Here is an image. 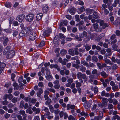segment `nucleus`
<instances>
[{
    "instance_id": "34",
    "label": "nucleus",
    "mask_w": 120,
    "mask_h": 120,
    "mask_svg": "<svg viewBox=\"0 0 120 120\" xmlns=\"http://www.w3.org/2000/svg\"><path fill=\"white\" fill-rule=\"evenodd\" d=\"M68 52L69 54L72 56L74 55V50L73 49H70L68 51Z\"/></svg>"
},
{
    "instance_id": "43",
    "label": "nucleus",
    "mask_w": 120,
    "mask_h": 120,
    "mask_svg": "<svg viewBox=\"0 0 120 120\" xmlns=\"http://www.w3.org/2000/svg\"><path fill=\"white\" fill-rule=\"evenodd\" d=\"M118 68V66L117 64L114 65L112 67V69L113 70H115Z\"/></svg>"
},
{
    "instance_id": "44",
    "label": "nucleus",
    "mask_w": 120,
    "mask_h": 120,
    "mask_svg": "<svg viewBox=\"0 0 120 120\" xmlns=\"http://www.w3.org/2000/svg\"><path fill=\"white\" fill-rule=\"evenodd\" d=\"M86 28L85 26H79V29L80 30L83 31L86 30Z\"/></svg>"
},
{
    "instance_id": "55",
    "label": "nucleus",
    "mask_w": 120,
    "mask_h": 120,
    "mask_svg": "<svg viewBox=\"0 0 120 120\" xmlns=\"http://www.w3.org/2000/svg\"><path fill=\"white\" fill-rule=\"evenodd\" d=\"M102 26V28L104 29L106 27H107L108 26V25L107 23H105L104 24H103L101 26Z\"/></svg>"
},
{
    "instance_id": "29",
    "label": "nucleus",
    "mask_w": 120,
    "mask_h": 120,
    "mask_svg": "<svg viewBox=\"0 0 120 120\" xmlns=\"http://www.w3.org/2000/svg\"><path fill=\"white\" fill-rule=\"evenodd\" d=\"M78 10H79L80 12H79L78 13L80 14L82 12H83L85 10V8L83 6H82L79 8L78 9Z\"/></svg>"
},
{
    "instance_id": "56",
    "label": "nucleus",
    "mask_w": 120,
    "mask_h": 120,
    "mask_svg": "<svg viewBox=\"0 0 120 120\" xmlns=\"http://www.w3.org/2000/svg\"><path fill=\"white\" fill-rule=\"evenodd\" d=\"M52 102V101L51 99H48L47 101H46L45 104L47 105H48L49 104L51 103Z\"/></svg>"
},
{
    "instance_id": "58",
    "label": "nucleus",
    "mask_w": 120,
    "mask_h": 120,
    "mask_svg": "<svg viewBox=\"0 0 120 120\" xmlns=\"http://www.w3.org/2000/svg\"><path fill=\"white\" fill-rule=\"evenodd\" d=\"M80 69L82 72L85 71L86 70L85 68L83 66H81Z\"/></svg>"
},
{
    "instance_id": "31",
    "label": "nucleus",
    "mask_w": 120,
    "mask_h": 120,
    "mask_svg": "<svg viewBox=\"0 0 120 120\" xmlns=\"http://www.w3.org/2000/svg\"><path fill=\"white\" fill-rule=\"evenodd\" d=\"M49 107L51 112L52 113L54 111V110L52 106L51 105H49Z\"/></svg>"
},
{
    "instance_id": "35",
    "label": "nucleus",
    "mask_w": 120,
    "mask_h": 120,
    "mask_svg": "<svg viewBox=\"0 0 120 120\" xmlns=\"http://www.w3.org/2000/svg\"><path fill=\"white\" fill-rule=\"evenodd\" d=\"M5 5L6 7L9 8L11 7V4L10 3L6 2L5 4Z\"/></svg>"
},
{
    "instance_id": "22",
    "label": "nucleus",
    "mask_w": 120,
    "mask_h": 120,
    "mask_svg": "<svg viewBox=\"0 0 120 120\" xmlns=\"http://www.w3.org/2000/svg\"><path fill=\"white\" fill-rule=\"evenodd\" d=\"M101 95L102 96H105L106 97H108L109 96V94L108 93H106L105 91H103L101 93Z\"/></svg>"
},
{
    "instance_id": "21",
    "label": "nucleus",
    "mask_w": 120,
    "mask_h": 120,
    "mask_svg": "<svg viewBox=\"0 0 120 120\" xmlns=\"http://www.w3.org/2000/svg\"><path fill=\"white\" fill-rule=\"evenodd\" d=\"M118 4H120V0H115L112 4V6L114 7H115Z\"/></svg>"
},
{
    "instance_id": "42",
    "label": "nucleus",
    "mask_w": 120,
    "mask_h": 120,
    "mask_svg": "<svg viewBox=\"0 0 120 120\" xmlns=\"http://www.w3.org/2000/svg\"><path fill=\"white\" fill-rule=\"evenodd\" d=\"M92 60L96 62H97L98 60V59L96 56H93L92 57Z\"/></svg>"
},
{
    "instance_id": "45",
    "label": "nucleus",
    "mask_w": 120,
    "mask_h": 120,
    "mask_svg": "<svg viewBox=\"0 0 120 120\" xmlns=\"http://www.w3.org/2000/svg\"><path fill=\"white\" fill-rule=\"evenodd\" d=\"M75 18L76 19V21H79L80 20L79 15H76L75 16Z\"/></svg>"
},
{
    "instance_id": "23",
    "label": "nucleus",
    "mask_w": 120,
    "mask_h": 120,
    "mask_svg": "<svg viewBox=\"0 0 120 120\" xmlns=\"http://www.w3.org/2000/svg\"><path fill=\"white\" fill-rule=\"evenodd\" d=\"M51 32V30H46L43 33L44 36H48L50 32Z\"/></svg>"
},
{
    "instance_id": "32",
    "label": "nucleus",
    "mask_w": 120,
    "mask_h": 120,
    "mask_svg": "<svg viewBox=\"0 0 120 120\" xmlns=\"http://www.w3.org/2000/svg\"><path fill=\"white\" fill-rule=\"evenodd\" d=\"M75 83L76 84V87L77 88H78L81 86V84L79 82H78V80H76L75 81Z\"/></svg>"
},
{
    "instance_id": "9",
    "label": "nucleus",
    "mask_w": 120,
    "mask_h": 120,
    "mask_svg": "<svg viewBox=\"0 0 120 120\" xmlns=\"http://www.w3.org/2000/svg\"><path fill=\"white\" fill-rule=\"evenodd\" d=\"M1 40H3V44L4 46L6 45L8 42L9 40L8 38L6 37H4L3 38H1Z\"/></svg>"
},
{
    "instance_id": "13",
    "label": "nucleus",
    "mask_w": 120,
    "mask_h": 120,
    "mask_svg": "<svg viewBox=\"0 0 120 120\" xmlns=\"http://www.w3.org/2000/svg\"><path fill=\"white\" fill-rule=\"evenodd\" d=\"M59 81L58 80H55L54 82L53 83L54 84V88L55 89H58L60 87V86L59 84Z\"/></svg>"
},
{
    "instance_id": "62",
    "label": "nucleus",
    "mask_w": 120,
    "mask_h": 120,
    "mask_svg": "<svg viewBox=\"0 0 120 120\" xmlns=\"http://www.w3.org/2000/svg\"><path fill=\"white\" fill-rule=\"evenodd\" d=\"M23 77L22 76L20 77L18 79V82L19 83H21L22 82Z\"/></svg>"
},
{
    "instance_id": "15",
    "label": "nucleus",
    "mask_w": 120,
    "mask_h": 120,
    "mask_svg": "<svg viewBox=\"0 0 120 120\" xmlns=\"http://www.w3.org/2000/svg\"><path fill=\"white\" fill-rule=\"evenodd\" d=\"M31 30L30 28V27H27L23 31L25 32V34L28 35L30 33H30H31Z\"/></svg>"
},
{
    "instance_id": "54",
    "label": "nucleus",
    "mask_w": 120,
    "mask_h": 120,
    "mask_svg": "<svg viewBox=\"0 0 120 120\" xmlns=\"http://www.w3.org/2000/svg\"><path fill=\"white\" fill-rule=\"evenodd\" d=\"M91 56L89 55L86 58V61H90L91 60Z\"/></svg>"
},
{
    "instance_id": "16",
    "label": "nucleus",
    "mask_w": 120,
    "mask_h": 120,
    "mask_svg": "<svg viewBox=\"0 0 120 120\" xmlns=\"http://www.w3.org/2000/svg\"><path fill=\"white\" fill-rule=\"evenodd\" d=\"M32 110L34 112H35V113L36 114L39 113L40 111V108H37L35 107H33L32 108Z\"/></svg>"
},
{
    "instance_id": "20",
    "label": "nucleus",
    "mask_w": 120,
    "mask_h": 120,
    "mask_svg": "<svg viewBox=\"0 0 120 120\" xmlns=\"http://www.w3.org/2000/svg\"><path fill=\"white\" fill-rule=\"evenodd\" d=\"M43 93V91L42 89L40 88L38 89V91L37 93V95L38 97H40Z\"/></svg>"
},
{
    "instance_id": "25",
    "label": "nucleus",
    "mask_w": 120,
    "mask_h": 120,
    "mask_svg": "<svg viewBox=\"0 0 120 120\" xmlns=\"http://www.w3.org/2000/svg\"><path fill=\"white\" fill-rule=\"evenodd\" d=\"M115 25H119L120 24V17H118L115 21Z\"/></svg>"
},
{
    "instance_id": "12",
    "label": "nucleus",
    "mask_w": 120,
    "mask_h": 120,
    "mask_svg": "<svg viewBox=\"0 0 120 120\" xmlns=\"http://www.w3.org/2000/svg\"><path fill=\"white\" fill-rule=\"evenodd\" d=\"M10 47V46H8L6 47L4 49L3 52V54L4 55H6V56L8 53L9 52Z\"/></svg>"
},
{
    "instance_id": "1",
    "label": "nucleus",
    "mask_w": 120,
    "mask_h": 120,
    "mask_svg": "<svg viewBox=\"0 0 120 120\" xmlns=\"http://www.w3.org/2000/svg\"><path fill=\"white\" fill-rule=\"evenodd\" d=\"M76 76L80 80V79L82 78L83 79L84 81H86V78L85 74H82L80 72H78L77 73Z\"/></svg>"
},
{
    "instance_id": "11",
    "label": "nucleus",
    "mask_w": 120,
    "mask_h": 120,
    "mask_svg": "<svg viewBox=\"0 0 120 120\" xmlns=\"http://www.w3.org/2000/svg\"><path fill=\"white\" fill-rule=\"evenodd\" d=\"M6 66V65L5 63L0 62V74L2 73V71Z\"/></svg>"
},
{
    "instance_id": "61",
    "label": "nucleus",
    "mask_w": 120,
    "mask_h": 120,
    "mask_svg": "<svg viewBox=\"0 0 120 120\" xmlns=\"http://www.w3.org/2000/svg\"><path fill=\"white\" fill-rule=\"evenodd\" d=\"M45 43L44 41H42L41 42L39 45V46L40 47H42L45 45Z\"/></svg>"
},
{
    "instance_id": "49",
    "label": "nucleus",
    "mask_w": 120,
    "mask_h": 120,
    "mask_svg": "<svg viewBox=\"0 0 120 120\" xmlns=\"http://www.w3.org/2000/svg\"><path fill=\"white\" fill-rule=\"evenodd\" d=\"M26 113H29V114H31L33 113V111L30 109H28L26 111Z\"/></svg>"
},
{
    "instance_id": "37",
    "label": "nucleus",
    "mask_w": 120,
    "mask_h": 120,
    "mask_svg": "<svg viewBox=\"0 0 120 120\" xmlns=\"http://www.w3.org/2000/svg\"><path fill=\"white\" fill-rule=\"evenodd\" d=\"M91 46L90 45H86L85 46V49L87 51L89 50L91 48Z\"/></svg>"
},
{
    "instance_id": "60",
    "label": "nucleus",
    "mask_w": 120,
    "mask_h": 120,
    "mask_svg": "<svg viewBox=\"0 0 120 120\" xmlns=\"http://www.w3.org/2000/svg\"><path fill=\"white\" fill-rule=\"evenodd\" d=\"M97 65L98 67V68L99 69H102V65L101 64L99 63H97Z\"/></svg>"
},
{
    "instance_id": "28",
    "label": "nucleus",
    "mask_w": 120,
    "mask_h": 120,
    "mask_svg": "<svg viewBox=\"0 0 120 120\" xmlns=\"http://www.w3.org/2000/svg\"><path fill=\"white\" fill-rule=\"evenodd\" d=\"M68 21L66 20H64L63 22H61L60 24L59 25L62 26L63 25V26H66L68 24Z\"/></svg>"
},
{
    "instance_id": "36",
    "label": "nucleus",
    "mask_w": 120,
    "mask_h": 120,
    "mask_svg": "<svg viewBox=\"0 0 120 120\" xmlns=\"http://www.w3.org/2000/svg\"><path fill=\"white\" fill-rule=\"evenodd\" d=\"M81 63L86 67L88 66V63H86L85 61H81Z\"/></svg>"
},
{
    "instance_id": "24",
    "label": "nucleus",
    "mask_w": 120,
    "mask_h": 120,
    "mask_svg": "<svg viewBox=\"0 0 120 120\" xmlns=\"http://www.w3.org/2000/svg\"><path fill=\"white\" fill-rule=\"evenodd\" d=\"M43 16V14L42 13H40L37 15L36 16L37 20L38 21L41 19L42 18Z\"/></svg>"
},
{
    "instance_id": "63",
    "label": "nucleus",
    "mask_w": 120,
    "mask_h": 120,
    "mask_svg": "<svg viewBox=\"0 0 120 120\" xmlns=\"http://www.w3.org/2000/svg\"><path fill=\"white\" fill-rule=\"evenodd\" d=\"M75 38L78 41H82V39H81V38L80 37H79L78 36L76 35L75 37Z\"/></svg>"
},
{
    "instance_id": "46",
    "label": "nucleus",
    "mask_w": 120,
    "mask_h": 120,
    "mask_svg": "<svg viewBox=\"0 0 120 120\" xmlns=\"http://www.w3.org/2000/svg\"><path fill=\"white\" fill-rule=\"evenodd\" d=\"M18 34V32L17 31H15L13 33V37H17Z\"/></svg>"
},
{
    "instance_id": "27",
    "label": "nucleus",
    "mask_w": 120,
    "mask_h": 120,
    "mask_svg": "<svg viewBox=\"0 0 120 120\" xmlns=\"http://www.w3.org/2000/svg\"><path fill=\"white\" fill-rule=\"evenodd\" d=\"M75 106L73 105H70L69 104H68L67 106V109L69 110L70 108L71 109H74L75 108Z\"/></svg>"
},
{
    "instance_id": "41",
    "label": "nucleus",
    "mask_w": 120,
    "mask_h": 120,
    "mask_svg": "<svg viewBox=\"0 0 120 120\" xmlns=\"http://www.w3.org/2000/svg\"><path fill=\"white\" fill-rule=\"evenodd\" d=\"M25 34V33L24 31L22 30L19 33V35L20 37H22L24 36Z\"/></svg>"
},
{
    "instance_id": "64",
    "label": "nucleus",
    "mask_w": 120,
    "mask_h": 120,
    "mask_svg": "<svg viewBox=\"0 0 120 120\" xmlns=\"http://www.w3.org/2000/svg\"><path fill=\"white\" fill-rule=\"evenodd\" d=\"M98 72V70L97 69H95L93 70L92 71V74H96Z\"/></svg>"
},
{
    "instance_id": "48",
    "label": "nucleus",
    "mask_w": 120,
    "mask_h": 120,
    "mask_svg": "<svg viewBox=\"0 0 120 120\" xmlns=\"http://www.w3.org/2000/svg\"><path fill=\"white\" fill-rule=\"evenodd\" d=\"M19 112L23 116H25V115L26 116V115L25 114V111L24 110H20L19 111Z\"/></svg>"
},
{
    "instance_id": "39",
    "label": "nucleus",
    "mask_w": 120,
    "mask_h": 120,
    "mask_svg": "<svg viewBox=\"0 0 120 120\" xmlns=\"http://www.w3.org/2000/svg\"><path fill=\"white\" fill-rule=\"evenodd\" d=\"M67 53L66 51L64 49H62L60 51V53L62 55L65 54Z\"/></svg>"
},
{
    "instance_id": "2",
    "label": "nucleus",
    "mask_w": 120,
    "mask_h": 120,
    "mask_svg": "<svg viewBox=\"0 0 120 120\" xmlns=\"http://www.w3.org/2000/svg\"><path fill=\"white\" fill-rule=\"evenodd\" d=\"M34 17V15L32 14H30L27 15L26 17V20L29 22L32 21Z\"/></svg>"
},
{
    "instance_id": "30",
    "label": "nucleus",
    "mask_w": 120,
    "mask_h": 120,
    "mask_svg": "<svg viewBox=\"0 0 120 120\" xmlns=\"http://www.w3.org/2000/svg\"><path fill=\"white\" fill-rule=\"evenodd\" d=\"M93 16V17L95 19H97L99 17V16L97 13L96 12H94V13Z\"/></svg>"
},
{
    "instance_id": "38",
    "label": "nucleus",
    "mask_w": 120,
    "mask_h": 120,
    "mask_svg": "<svg viewBox=\"0 0 120 120\" xmlns=\"http://www.w3.org/2000/svg\"><path fill=\"white\" fill-rule=\"evenodd\" d=\"M47 89L49 91L51 92H53V93H55L56 92L55 90L52 88H48Z\"/></svg>"
},
{
    "instance_id": "6",
    "label": "nucleus",
    "mask_w": 120,
    "mask_h": 120,
    "mask_svg": "<svg viewBox=\"0 0 120 120\" xmlns=\"http://www.w3.org/2000/svg\"><path fill=\"white\" fill-rule=\"evenodd\" d=\"M108 101L109 103H112L114 105H116L118 103L117 100L115 98L112 99L111 98L108 99Z\"/></svg>"
},
{
    "instance_id": "18",
    "label": "nucleus",
    "mask_w": 120,
    "mask_h": 120,
    "mask_svg": "<svg viewBox=\"0 0 120 120\" xmlns=\"http://www.w3.org/2000/svg\"><path fill=\"white\" fill-rule=\"evenodd\" d=\"M103 101L102 104H103L104 106H105L107 105V102L108 101V99L105 98H103L102 99Z\"/></svg>"
},
{
    "instance_id": "57",
    "label": "nucleus",
    "mask_w": 120,
    "mask_h": 120,
    "mask_svg": "<svg viewBox=\"0 0 120 120\" xmlns=\"http://www.w3.org/2000/svg\"><path fill=\"white\" fill-rule=\"evenodd\" d=\"M113 107V105L111 104H109L108 105V109H112Z\"/></svg>"
},
{
    "instance_id": "19",
    "label": "nucleus",
    "mask_w": 120,
    "mask_h": 120,
    "mask_svg": "<svg viewBox=\"0 0 120 120\" xmlns=\"http://www.w3.org/2000/svg\"><path fill=\"white\" fill-rule=\"evenodd\" d=\"M87 34V32L84 31L82 33L79 34V36L81 38H83L86 36Z\"/></svg>"
},
{
    "instance_id": "17",
    "label": "nucleus",
    "mask_w": 120,
    "mask_h": 120,
    "mask_svg": "<svg viewBox=\"0 0 120 120\" xmlns=\"http://www.w3.org/2000/svg\"><path fill=\"white\" fill-rule=\"evenodd\" d=\"M45 77L47 80H48L49 79L52 78V76L50 74V71H48V72H46Z\"/></svg>"
},
{
    "instance_id": "52",
    "label": "nucleus",
    "mask_w": 120,
    "mask_h": 120,
    "mask_svg": "<svg viewBox=\"0 0 120 120\" xmlns=\"http://www.w3.org/2000/svg\"><path fill=\"white\" fill-rule=\"evenodd\" d=\"M75 10V8H72L71 9H70V12L71 14H73Z\"/></svg>"
},
{
    "instance_id": "33",
    "label": "nucleus",
    "mask_w": 120,
    "mask_h": 120,
    "mask_svg": "<svg viewBox=\"0 0 120 120\" xmlns=\"http://www.w3.org/2000/svg\"><path fill=\"white\" fill-rule=\"evenodd\" d=\"M112 48L113 50L115 51H117L119 49L118 48V46L116 44H114L112 46Z\"/></svg>"
},
{
    "instance_id": "4",
    "label": "nucleus",
    "mask_w": 120,
    "mask_h": 120,
    "mask_svg": "<svg viewBox=\"0 0 120 120\" xmlns=\"http://www.w3.org/2000/svg\"><path fill=\"white\" fill-rule=\"evenodd\" d=\"M15 55L14 51L13 50H11L9 51L6 56L8 58H11L13 57Z\"/></svg>"
},
{
    "instance_id": "53",
    "label": "nucleus",
    "mask_w": 120,
    "mask_h": 120,
    "mask_svg": "<svg viewBox=\"0 0 120 120\" xmlns=\"http://www.w3.org/2000/svg\"><path fill=\"white\" fill-rule=\"evenodd\" d=\"M102 117L100 116H95L94 118V120H101Z\"/></svg>"
},
{
    "instance_id": "5",
    "label": "nucleus",
    "mask_w": 120,
    "mask_h": 120,
    "mask_svg": "<svg viewBox=\"0 0 120 120\" xmlns=\"http://www.w3.org/2000/svg\"><path fill=\"white\" fill-rule=\"evenodd\" d=\"M30 36L29 37V39L30 40L34 41L35 39L36 34L35 33H30Z\"/></svg>"
},
{
    "instance_id": "50",
    "label": "nucleus",
    "mask_w": 120,
    "mask_h": 120,
    "mask_svg": "<svg viewBox=\"0 0 120 120\" xmlns=\"http://www.w3.org/2000/svg\"><path fill=\"white\" fill-rule=\"evenodd\" d=\"M78 50V49L77 48H75L74 49V51L76 55H77L79 54Z\"/></svg>"
},
{
    "instance_id": "7",
    "label": "nucleus",
    "mask_w": 120,
    "mask_h": 120,
    "mask_svg": "<svg viewBox=\"0 0 120 120\" xmlns=\"http://www.w3.org/2000/svg\"><path fill=\"white\" fill-rule=\"evenodd\" d=\"M105 34L104 33H102L99 35L96 39L97 41H100L104 40L105 38Z\"/></svg>"
},
{
    "instance_id": "8",
    "label": "nucleus",
    "mask_w": 120,
    "mask_h": 120,
    "mask_svg": "<svg viewBox=\"0 0 120 120\" xmlns=\"http://www.w3.org/2000/svg\"><path fill=\"white\" fill-rule=\"evenodd\" d=\"M25 17V15H21L17 16L16 18V19L19 22H21L23 20Z\"/></svg>"
},
{
    "instance_id": "40",
    "label": "nucleus",
    "mask_w": 120,
    "mask_h": 120,
    "mask_svg": "<svg viewBox=\"0 0 120 120\" xmlns=\"http://www.w3.org/2000/svg\"><path fill=\"white\" fill-rule=\"evenodd\" d=\"M80 114L82 116L84 115L85 117H86L88 115L87 113L84 112L83 111L81 112Z\"/></svg>"
},
{
    "instance_id": "59",
    "label": "nucleus",
    "mask_w": 120,
    "mask_h": 120,
    "mask_svg": "<svg viewBox=\"0 0 120 120\" xmlns=\"http://www.w3.org/2000/svg\"><path fill=\"white\" fill-rule=\"evenodd\" d=\"M24 105V102L23 101H21L20 103V107L21 108H22Z\"/></svg>"
},
{
    "instance_id": "47",
    "label": "nucleus",
    "mask_w": 120,
    "mask_h": 120,
    "mask_svg": "<svg viewBox=\"0 0 120 120\" xmlns=\"http://www.w3.org/2000/svg\"><path fill=\"white\" fill-rule=\"evenodd\" d=\"M13 86L14 87V89L16 90H18L17 87L18 86V84L16 82H14L13 84Z\"/></svg>"
},
{
    "instance_id": "10",
    "label": "nucleus",
    "mask_w": 120,
    "mask_h": 120,
    "mask_svg": "<svg viewBox=\"0 0 120 120\" xmlns=\"http://www.w3.org/2000/svg\"><path fill=\"white\" fill-rule=\"evenodd\" d=\"M44 111H45L46 113L44 114L45 117L47 116H49L50 114V112L49 111L48 108L46 107H44L43 109Z\"/></svg>"
},
{
    "instance_id": "26",
    "label": "nucleus",
    "mask_w": 120,
    "mask_h": 120,
    "mask_svg": "<svg viewBox=\"0 0 120 120\" xmlns=\"http://www.w3.org/2000/svg\"><path fill=\"white\" fill-rule=\"evenodd\" d=\"M100 74L104 78H105L108 76V75L104 71L101 72Z\"/></svg>"
},
{
    "instance_id": "14",
    "label": "nucleus",
    "mask_w": 120,
    "mask_h": 120,
    "mask_svg": "<svg viewBox=\"0 0 120 120\" xmlns=\"http://www.w3.org/2000/svg\"><path fill=\"white\" fill-rule=\"evenodd\" d=\"M42 10L43 12L46 13L48 11V7L47 5H43L42 7Z\"/></svg>"
},
{
    "instance_id": "51",
    "label": "nucleus",
    "mask_w": 120,
    "mask_h": 120,
    "mask_svg": "<svg viewBox=\"0 0 120 120\" xmlns=\"http://www.w3.org/2000/svg\"><path fill=\"white\" fill-rule=\"evenodd\" d=\"M60 28L62 30V31L64 32H65L66 31V29L64 27H63L62 26L59 25Z\"/></svg>"
},
{
    "instance_id": "3",
    "label": "nucleus",
    "mask_w": 120,
    "mask_h": 120,
    "mask_svg": "<svg viewBox=\"0 0 120 120\" xmlns=\"http://www.w3.org/2000/svg\"><path fill=\"white\" fill-rule=\"evenodd\" d=\"M95 30L97 32H100L102 30V28H98V25L97 23L94 24H93Z\"/></svg>"
}]
</instances>
